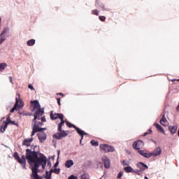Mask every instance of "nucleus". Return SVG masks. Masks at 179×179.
<instances>
[{
	"mask_svg": "<svg viewBox=\"0 0 179 179\" xmlns=\"http://www.w3.org/2000/svg\"><path fill=\"white\" fill-rule=\"evenodd\" d=\"M48 166H50V167H51V162H48Z\"/></svg>",
	"mask_w": 179,
	"mask_h": 179,
	"instance_id": "obj_51",
	"label": "nucleus"
},
{
	"mask_svg": "<svg viewBox=\"0 0 179 179\" xmlns=\"http://www.w3.org/2000/svg\"><path fill=\"white\" fill-rule=\"evenodd\" d=\"M65 122H66L67 127H69V128H74V129L76 128V126H75L74 124H72V123H71L68 121H66Z\"/></svg>",
	"mask_w": 179,
	"mask_h": 179,
	"instance_id": "obj_24",
	"label": "nucleus"
},
{
	"mask_svg": "<svg viewBox=\"0 0 179 179\" xmlns=\"http://www.w3.org/2000/svg\"><path fill=\"white\" fill-rule=\"evenodd\" d=\"M122 166H129V162H128L125 160H123L122 162Z\"/></svg>",
	"mask_w": 179,
	"mask_h": 179,
	"instance_id": "obj_34",
	"label": "nucleus"
},
{
	"mask_svg": "<svg viewBox=\"0 0 179 179\" xmlns=\"http://www.w3.org/2000/svg\"><path fill=\"white\" fill-rule=\"evenodd\" d=\"M52 173H54V169H50V173L48 176V179H51V174H52Z\"/></svg>",
	"mask_w": 179,
	"mask_h": 179,
	"instance_id": "obj_37",
	"label": "nucleus"
},
{
	"mask_svg": "<svg viewBox=\"0 0 179 179\" xmlns=\"http://www.w3.org/2000/svg\"><path fill=\"white\" fill-rule=\"evenodd\" d=\"M58 131L59 133H57L54 135V137L56 139H62V138H65V136H68V132L65 130H62V127H60L59 129V124H58Z\"/></svg>",
	"mask_w": 179,
	"mask_h": 179,
	"instance_id": "obj_4",
	"label": "nucleus"
},
{
	"mask_svg": "<svg viewBox=\"0 0 179 179\" xmlns=\"http://www.w3.org/2000/svg\"><path fill=\"white\" fill-rule=\"evenodd\" d=\"M167 124H169V122L167 121V119H166V116L163 115L162 118L160 120V124L166 127Z\"/></svg>",
	"mask_w": 179,
	"mask_h": 179,
	"instance_id": "obj_18",
	"label": "nucleus"
},
{
	"mask_svg": "<svg viewBox=\"0 0 179 179\" xmlns=\"http://www.w3.org/2000/svg\"><path fill=\"white\" fill-rule=\"evenodd\" d=\"M153 131H152V129H149L148 131L144 133L143 136H146L147 135H150Z\"/></svg>",
	"mask_w": 179,
	"mask_h": 179,
	"instance_id": "obj_29",
	"label": "nucleus"
},
{
	"mask_svg": "<svg viewBox=\"0 0 179 179\" xmlns=\"http://www.w3.org/2000/svg\"><path fill=\"white\" fill-rule=\"evenodd\" d=\"M50 120H55L59 118L60 120V122L59 123V129H61V127H62L65 124V120H64V114L62 113H57L54 111L50 112Z\"/></svg>",
	"mask_w": 179,
	"mask_h": 179,
	"instance_id": "obj_3",
	"label": "nucleus"
},
{
	"mask_svg": "<svg viewBox=\"0 0 179 179\" xmlns=\"http://www.w3.org/2000/svg\"><path fill=\"white\" fill-rule=\"evenodd\" d=\"M37 136L39 139V142L41 143H43V142L47 139V134H45L44 132L38 133Z\"/></svg>",
	"mask_w": 179,
	"mask_h": 179,
	"instance_id": "obj_10",
	"label": "nucleus"
},
{
	"mask_svg": "<svg viewBox=\"0 0 179 179\" xmlns=\"http://www.w3.org/2000/svg\"><path fill=\"white\" fill-rule=\"evenodd\" d=\"M102 160L104 163L105 169H110V159L107 157H103Z\"/></svg>",
	"mask_w": 179,
	"mask_h": 179,
	"instance_id": "obj_15",
	"label": "nucleus"
},
{
	"mask_svg": "<svg viewBox=\"0 0 179 179\" xmlns=\"http://www.w3.org/2000/svg\"><path fill=\"white\" fill-rule=\"evenodd\" d=\"M103 162H98L97 163V168L98 169L99 168L103 169Z\"/></svg>",
	"mask_w": 179,
	"mask_h": 179,
	"instance_id": "obj_35",
	"label": "nucleus"
},
{
	"mask_svg": "<svg viewBox=\"0 0 179 179\" xmlns=\"http://www.w3.org/2000/svg\"><path fill=\"white\" fill-rule=\"evenodd\" d=\"M34 138H25L23 142H22V145L23 146H27V148H29V146H30V145L31 144V142H33Z\"/></svg>",
	"mask_w": 179,
	"mask_h": 179,
	"instance_id": "obj_13",
	"label": "nucleus"
},
{
	"mask_svg": "<svg viewBox=\"0 0 179 179\" xmlns=\"http://www.w3.org/2000/svg\"><path fill=\"white\" fill-rule=\"evenodd\" d=\"M36 125H38V128H39V127H41V125H43V122H39L37 123V121H36Z\"/></svg>",
	"mask_w": 179,
	"mask_h": 179,
	"instance_id": "obj_38",
	"label": "nucleus"
},
{
	"mask_svg": "<svg viewBox=\"0 0 179 179\" xmlns=\"http://www.w3.org/2000/svg\"><path fill=\"white\" fill-rule=\"evenodd\" d=\"M154 127H155V128L157 129V131H158V132H162V134H164V135H166L164 129H163V127L160 124H159L158 123H155V124H154Z\"/></svg>",
	"mask_w": 179,
	"mask_h": 179,
	"instance_id": "obj_16",
	"label": "nucleus"
},
{
	"mask_svg": "<svg viewBox=\"0 0 179 179\" xmlns=\"http://www.w3.org/2000/svg\"><path fill=\"white\" fill-rule=\"evenodd\" d=\"M138 153H139V155H141V156H143V157H145V154L146 152H145V151H143V150H138Z\"/></svg>",
	"mask_w": 179,
	"mask_h": 179,
	"instance_id": "obj_31",
	"label": "nucleus"
},
{
	"mask_svg": "<svg viewBox=\"0 0 179 179\" xmlns=\"http://www.w3.org/2000/svg\"><path fill=\"white\" fill-rule=\"evenodd\" d=\"M176 80H172V82H174Z\"/></svg>",
	"mask_w": 179,
	"mask_h": 179,
	"instance_id": "obj_54",
	"label": "nucleus"
},
{
	"mask_svg": "<svg viewBox=\"0 0 179 179\" xmlns=\"http://www.w3.org/2000/svg\"><path fill=\"white\" fill-rule=\"evenodd\" d=\"M44 114V109H38L34 115V120H32V133L31 136H34L36 132H41V131H45L46 128H40L38 125L36 124V120H40V117Z\"/></svg>",
	"mask_w": 179,
	"mask_h": 179,
	"instance_id": "obj_2",
	"label": "nucleus"
},
{
	"mask_svg": "<svg viewBox=\"0 0 179 179\" xmlns=\"http://www.w3.org/2000/svg\"><path fill=\"white\" fill-rule=\"evenodd\" d=\"M125 173H134V169L131 166H126L124 168Z\"/></svg>",
	"mask_w": 179,
	"mask_h": 179,
	"instance_id": "obj_20",
	"label": "nucleus"
},
{
	"mask_svg": "<svg viewBox=\"0 0 179 179\" xmlns=\"http://www.w3.org/2000/svg\"><path fill=\"white\" fill-rule=\"evenodd\" d=\"M153 157V155H152V152L148 153L145 152V154L144 155V157H146V159H150V157Z\"/></svg>",
	"mask_w": 179,
	"mask_h": 179,
	"instance_id": "obj_25",
	"label": "nucleus"
},
{
	"mask_svg": "<svg viewBox=\"0 0 179 179\" xmlns=\"http://www.w3.org/2000/svg\"><path fill=\"white\" fill-rule=\"evenodd\" d=\"M9 79H10V83H12V85H13V80L12 79V76H10Z\"/></svg>",
	"mask_w": 179,
	"mask_h": 179,
	"instance_id": "obj_43",
	"label": "nucleus"
},
{
	"mask_svg": "<svg viewBox=\"0 0 179 179\" xmlns=\"http://www.w3.org/2000/svg\"><path fill=\"white\" fill-rule=\"evenodd\" d=\"M59 94V96H62V97H64V94H62V93H59V94Z\"/></svg>",
	"mask_w": 179,
	"mask_h": 179,
	"instance_id": "obj_49",
	"label": "nucleus"
},
{
	"mask_svg": "<svg viewBox=\"0 0 179 179\" xmlns=\"http://www.w3.org/2000/svg\"><path fill=\"white\" fill-rule=\"evenodd\" d=\"M10 124H13V125H17V124L15 123V122H13L12 120H11Z\"/></svg>",
	"mask_w": 179,
	"mask_h": 179,
	"instance_id": "obj_46",
	"label": "nucleus"
},
{
	"mask_svg": "<svg viewBox=\"0 0 179 179\" xmlns=\"http://www.w3.org/2000/svg\"><path fill=\"white\" fill-rule=\"evenodd\" d=\"M100 149L106 153H108V152H114L115 150L114 147L107 144H101Z\"/></svg>",
	"mask_w": 179,
	"mask_h": 179,
	"instance_id": "obj_6",
	"label": "nucleus"
},
{
	"mask_svg": "<svg viewBox=\"0 0 179 179\" xmlns=\"http://www.w3.org/2000/svg\"><path fill=\"white\" fill-rule=\"evenodd\" d=\"M177 126H169V129L172 135L177 133Z\"/></svg>",
	"mask_w": 179,
	"mask_h": 179,
	"instance_id": "obj_17",
	"label": "nucleus"
},
{
	"mask_svg": "<svg viewBox=\"0 0 179 179\" xmlns=\"http://www.w3.org/2000/svg\"><path fill=\"white\" fill-rule=\"evenodd\" d=\"M57 166H58V162H56V163L55 164V165H54V167H57Z\"/></svg>",
	"mask_w": 179,
	"mask_h": 179,
	"instance_id": "obj_48",
	"label": "nucleus"
},
{
	"mask_svg": "<svg viewBox=\"0 0 179 179\" xmlns=\"http://www.w3.org/2000/svg\"><path fill=\"white\" fill-rule=\"evenodd\" d=\"M53 173H55V174H59V169H55Z\"/></svg>",
	"mask_w": 179,
	"mask_h": 179,
	"instance_id": "obj_36",
	"label": "nucleus"
},
{
	"mask_svg": "<svg viewBox=\"0 0 179 179\" xmlns=\"http://www.w3.org/2000/svg\"><path fill=\"white\" fill-rule=\"evenodd\" d=\"M177 82H179V79L177 80Z\"/></svg>",
	"mask_w": 179,
	"mask_h": 179,
	"instance_id": "obj_55",
	"label": "nucleus"
},
{
	"mask_svg": "<svg viewBox=\"0 0 179 179\" xmlns=\"http://www.w3.org/2000/svg\"><path fill=\"white\" fill-rule=\"evenodd\" d=\"M73 164V161L72 159L67 160L65 163V166L66 167H67V169L72 167Z\"/></svg>",
	"mask_w": 179,
	"mask_h": 179,
	"instance_id": "obj_19",
	"label": "nucleus"
},
{
	"mask_svg": "<svg viewBox=\"0 0 179 179\" xmlns=\"http://www.w3.org/2000/svg\"><path fill=\"white\" fill-rule=\"evenodd\" d=\"M57 104H59V106H61V98H57Z\"/></svg>",
	"mask_w": 179,
	"mask_h": 179,
	"instance_id": "obj_41",
	"label": "nucleus"
},
{
	"mask_svg": "<svg viewBox=\"0 0 179 179\" xmlns=\"http://www.w3.org/2000/svg\"><path fill=\"white\" fill-rule=\"evenodd\" d=\"M23 115H31V113H26V114H24Z\"/></svg>",
	"mask_w": 179,
	"mask_h": 179,
	"instance_id": "obj_50",
	"label": "nucleus"
},
{
	"mask_svg": "<svg viewBox=\"0 0 179 179\" xmlns=\"http://www.w3.org/2000/svg\"><path fill=\"white\" fill-rule=\"evenodd\" d=\"M90 143H91V145H92V146H99V141L92 140V141H91Z\"/></svg>",
	"mask_w": 179,
	"mask_h": 179,
	"instance_id": "obj_26",
	"label": "nucleus"
},
{
	"mask_svg": "<svg viewBox=\"0 0 179 179\" xmlns=\"http://www.w3.org/2000/svg\"><path fill=\"white\" fill-rule=\"evenodd\" d=\"M102 10H108V9L106 8V7H104V6L102 7Z\"/></svg>",
	"mask_w": 179,
	"mask_h": 179,
	"instance_id": "obj_47",
	"label": "nucleus"
},
{
	"mask_svg": "<svg viewBox=\"0 0 179 179\" xmlns=\"http://www.w3.org/2000/svg\"><path fill=\"white\" fill-rule=\"evenodd\" d=\"M7 66H8V64H6V63H1L0 64V72H1V71H3V69H5V68Z\"/></svg>",
	"mask_w": 179,
	"mask_h": 179,
	"instance_id": "obj_23",
	"label": "nucleus"
},
{
	"mask_svg": "<svg viewBox=\"0 0 179 179\" xmlns=\"http://www.w3.org/2000/svg\"><path fill=\"white\" fill-rule=\"evenodd\" d=\"M10 122H12V120H10V116H8L6 118V121L3 122V124H4L0 126L1 132H5V130L6 129V128H8V124H10Z\"/></svg>",
	"mask_w": 179,
	"mask_h": 179,
	"instance_id": "obj_8",
	"label": "nucleus"
},
{
	"mask_svg": "<svg viewBox=\"0 0 179 179\" xmlns=\"http://www.w3.org/2000/svg\"><path fill=\"white\" fill-rule=\"evenodd\" d=\"M92 15H96V16H99V10H92Z\"/></svg>",
	"mask_w": 179,
	"mask_h": 179,
	"instance_id": "obj_30",
	"label": "nucleus"
},
{
	"mask_svg": "<svg viewBox=\"0 0 179 179\" xmlns=\"http://www.w3.org/2000/svg\"><path fill=\"white\" fill-rule=\"evenodd\" d=\"M34 148H37V145H35L33 149H26L25 156L22 155L21 158L19 156V153L15 152L13 155L14 159L17 160V163H20L24 170H27L26 167V159L29 165V168L31 170V178L32 179H43V177L38 175L40 170L38 167L42 166L43 170L45 169L47 166V157L44 154H40L38 157V152L34 150Z\"/></svg>",
	"mask_w": 179,
	"mask_h": 179,
	"instance_id": "obj_1",
	"label": "nucleus"
},
{
	"mask_svg": "<svg viewBox=\"0 0 179 179\" xmlns=\"http://www.w3.org/2000/svg\"><path fill=\"white\" fill-rule=\"evenodd\" d=\"M68 179H78V177H76L73 175H71L70 177H69Z\"/></svg>",
	"mask_w": 179,
	"mask_h": 179,
	"instance_id": "obj_39",
	"label": "nucleus"
},
{
	"mask_svg": "<svg viewBox=\"0 0 179 179\" xmlns=\"http://www.w3.org/2000/svg\"><path fill=\"white\" fill-rule=\"evenodd\" d=\"M27 45L29 47H31V45H34L36 44V40L34 39H30L27 42Z\"/></svg>",
	"mask_w": 179,
	"mask_h": 179,
	"instance_id": "obj_22",
	"label": "nucleus"
},
{
	"mask_svg": "<svg viewBox=\"0 0 179 179\" xmlns=\"http://www.w3.org/2000/svg\"><path fill=\"white\" fill-rule=\"evenodd\" d=\"M83 135H85V134L80 135L81 136V139L80 141V143H82V140L83 139Z\"/></svg>",
	"mask_w": 179,
	"mask_h": 179,
	"instance_id": "obj_44",
	"label": "nucleus"
},
{
	"mask_svg": "<svg viewBox=\"0 0 179 179\" xmlns=\"http://www.w3.org/2000/svg\"><path fill=\"white\" fill-rule=\"evenodd\" d=\"M17 96H18V98L17 97L15 98L16 102L14 107L11 109L10 113H15V110H16V108H19L24 106L23 102H22V100H20V94H17Z\"/></svg>",
	"mask_w": 179,
	"mask_h": 179,
	"instance_id": "obj_5",
	"label": "nucleus"
},
{
	"mask_svg": "<svg viewBox=\"0 0 179 179\" xmlns=\"http://www.w3.org/2000/svg\"><path fill=\"white\" fill-rule=\"evenodd\" d=\"M9 32V28H6L4 30L2 31V33L0 34V44H2L4 41V40H6L5 38V35L6 33Z\"/></svg>",
	"mask_w": 179,
	"mask_h": 179,
	"instance_id": "obj_9",
	"label": "nucleus"
},
{
	"mask_svg": "<svg viewBox=\"0 0 179 179\" xmlns=\"http://www.w3.org/2000/svg\"><path fill=\"white\" fill-rule=\"evenodd\" d=\"M137 167L142 173H143L145 170H148V169H149V166H148V165L145 164L143 162H139L137 164Z\"/></svg>",
	"mask_w": 179,
	"mask_h": 179,
	"instance_id": "obj_11",
	"label": "nucleus"
},
{
	"mask_svg": "<svg viewBox=\"0 0 179 179\" xmlns=\"http://www.w3.org/2000/svg\"><path fill=\"white\" fill-rule=\"evenodd\" d=\"M123 175H124V172L120 171V172L117 174V178L120 179L121 177H122Z\"/></svg>",
	"mask_w": 179,
	"mask_h": 179,
	"instance_id": "obj_33",
	"label": "nucleus"
},
{
	"mask_svg": "<svg viewBox=\"0 0 179 179\" xmlns=\"http://www.w3.org/2000/svg\"><path fill=\"white\" fill-rule=\"evenodd\" d=\"M153 157H156V156H160L162 155V148L160 147H157L155 150L151 152Z\"/></svg>",
	"mask_w": 179,
	"mask_h": 179,
	"instance_id": "obj_12",
	"label": "nucleus"
},
{
	"mask_svg": "<svg viewBox=\"0 0 179 179\" xmlns=\"http://www.w3.org/2000/svg\"><path fill=\"white\" fill-rule=\"evenodd\" d=\"M82 179H89L90 178V176H89V174L87 173H84L83 174V176H81Z\"/></svg>",
	"mask_w": 179,
	"mask_h": 179,
	"instance_id": "obj_27",
	"label": "nucleus"
},
{
	"mask_svg": "<svg viewBox=\"0 0 179 179\" xmlns=\"http://www.w3.org/2000/svg\"><path fill=\"white\" fill-rule=\"evenodd\" d=\"M28 87H29V89H30L31 90H34V87H33V85H31V84H29V85H28Z\"/></svg>",
	"mask_w": 179,
	"mask_h": 179,
	"instance_id": "obj_40",
	"label": "nucleus"
},
{
	"mask_svg": "<svg viewBox=\"0 0 179 179\" xmlns=\"http://www.w3.org/2000/svg\"><path fill=\"white\" fill-rule=\"evenodd\" d=\"M144 179H149V178H148V176H145Z\"/></svg>",
	"mask_w": 179,
	"mask_h": 179,
	"instance_id": "obj_52",
	"label": "nucleus"
},
{
	"mask_svg": "<svg viewBox=\"0 0 179 179\" xmlns=\"http://www.w3.org/2000/svg\"><path fill=\"white\" fill-rule=\"evenodd\" d=\"M133 173H135L136 174H137V176H141V174H142L141 171L138 169H133Z\"/></svg>",
	"mask_w": 179,
	"mask_h": 179,
	"instance_id": "obj_28",
	"label": "nucleus"
},
{
	"mask_svg": "<svg viewBox=\"0 0 179 179\" xmlns=\"http://www.w3.org/2000/svg\"><path fill=\"white\" fill-rule=\"evenodd\" d=\"M41 122H45V121H46V120H45V117H42L41 118Z\"/></svg>",
	"mask_w": 179,
	"mask_h": 179,
	"instance_id": "obj_42",
	"label": "nucleus"
},
{
	"mask_svg": "<svg viewBox=\"0 0 179 179\" xmlns=\"http://www.w3.org/2000/svg\"><path fill=\"white\" fill-rule=\"evenodd\" d=\"M76 131H77L78 135H87L84 131L80 130L79 127H76Z\"/></svg>",
	"mask_w": 179,
	"mask_h": 179,
	"instance_id": "obj_21",
	"label": "nucleus"
},
{
	"mask_svg": "<svg viewBox=\"0 0 179 179\" xmlns=\"http://www.w3.org/2000/svg\"><path fill=\"white\" fill-rule=\"evenodd\" d=\"M48 176H50V173H48V171H46V179H48Z\"/></svg>",
	"mask_w": 179,
	"mask_h": 179,
	"instance_id": "obj_45",
	"label": "nucleus"
},
{
	"mask_svg": "<svg viewBox=\"0 0 179 179\" xmlns=\"http://www.w3.org/2000/svg\"><path fill=\"white\" fill-rule=\"evenodd\" d=\"M99 20H101V22H106V16H101V15H100V16L99 17Z\"/></svg>",
	"mask_w": 179,
	"mask_h": 179,
	"instance_id": "obj_32",
	"label": "nucleus"
},
{
	"mask_svg": "<svg viewBox=\"0 0 179 179\" xmlns=\"http://www.w3.org/2000/svg\"><path fill=\"white\" fill-rule=\"evenodd\" d=\"M58 156H59V151H58Z\"/></svg>",
	"mask_w": 179,
	"mask_h": 179,
	"instance_id": "obj_53",
	"label": "nucleus"
},
{
	"mask_svg": "<svg viewBox=\"0 0 179 179\" xmlns=\"http://www.w3.org/2000/svg\"><path fill=\"white\" fill-rule=\"evenodd\" d=\"M132 146L135 150H139L140 149L143 148L144 143L141 140H137L133 143Z\"/></svg>",
	"mask_w": 179,
	"mask_h": 179,
	"instance_id": "obj_7",
	"label": "nucleus"
},
{
	"mask_svg": "<svg viewBox=\"0 0 179 179\" xmlns=\"http://www.w3.org/2000/svg\"><path fill=\"white\" fill-rule=\"evenodd\" d=\"M31 103L34 106V110L32 111H34V110H40V108H41L38 101H31Z\"/></svg>",
	"mask_w": 179,
	"mask_h": 179,
	"instance_id": "obj_14",
	"label": "nucleus"
}]
</instances>
